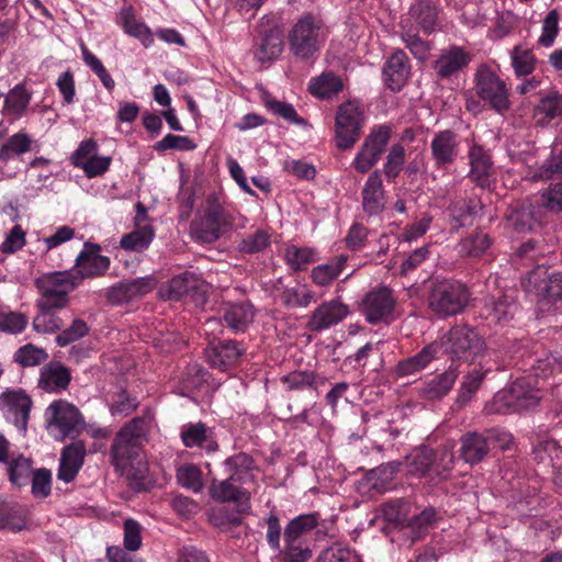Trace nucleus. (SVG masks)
<instances>
[{
	"instance_id": "ddd939ff",
	"label": "nucleus",
	"mask_w": 562,
	"mask_h": 562,
	"mask_svg": "<svg viewBox=\"0 0 562 562\" xmlns=\"http://www.w3.org/2000/svg\"><path fill=\"white\" fill-rule=\"evenodd\" d=\"M101 247L98 244L85 243L83 249L75 260L74 277L80 284L85 279L99 278L109 270L111 260L108 256L100 255Z\"/></svg>"
},
{
	"instance_id": "f3484780",
	"label": "nucleus",
	"mask_w": 562,
	"mask_h": 562,
	"mask_svg": "<svg viewBox=\"0 0 562 562\" xmlns=\"http://www.w3.org/2000/svg\"><path fill=\"white\" fill-rule=\"evenodd\" d=\"M412 66L403 49H395L382 67V80L386 89L400 92L408 82Z\"/></svg>"
},
{
	"instance_id": "ea45409f",
	"label": "nucleus",
	"mask_w": 562,
	"mask_h": 562,
	"mask_svg": "<svg viewBox=\"0 0 562 562\" xmlns=\"http://www.w3.org/2000/svg\"><path fill=\"white\" fill-rule=\"evenodd\" d=\"M458 375L457 369L450 367L445 372L434 376L423 389L424 397L430 401L441 400L451 391Z\"/></svg>"
},
{
	"instance_id": "bb28decb",
	"label": "nucleus",
	"mask_w": 562,
	"mask_h": 562,
	"mask_svg": "<svg viewBox=\"0 0 562 562\" xmlns=\"http://www.w3.org/2000/svg\"><path fill=\"white\" fill-rule=\"evenodd\" d=\"M362 210L368 216H376L385 209V191L379 169L367 179L362 190Z\"/></svg>"
},
{
	"instance_id": "338daca9",
	"label": "nucleus",
	"mask_w": 562,
	"mask_h": 562,
	"mask_svg": "<svg viewBox=\"0 0 562 562\" xmlns=\"http://www.w3.org/2000/svg\"><path fill=\"white\" fill-rule=\"evenodd\" d=\"M284 259L294 271H303L314 261V251L307 247L292 245L285 249Z\"/></svg>"
},
{
	"instance_id": "6ab92c4d",
	"label": "nucleus",
	"mask_w": 562,
	"mask_h": 562,
	"mask_svg": "<svg viewBox=\"0 0 562 562\" xmlns=\"http://www.w3.org/2000/svg\"><path fill=\"white\" fill-rule=\"evenodd\" d=\"M237 480L227 479L221 482H213L210 495L214 501L221 503H234L237 514H248L251 508L250 493L243 487Z\"/></svg>"
},
{
	"instance_id": "e2e57ef3",
	"label": "nucleus",
	"mask_w": 562,
	"mask_h": 562,
	"mask_svg": "<svg viewBox=\"0 0 562 562\" xmlns=\"http://www.w3.org/2000/svg\"><path fill=\"white\" fill-rule=\"evenodd\" d=\"M405 162V148L401 144L393 145L383 165L387 182H393L401 173Z\"/></svg>"
},
{
	"instance_id": "8fccbe9b",
	"label": "nucleus",
	"mask_w": 562,
	"mask_h": 562,
	"mask_svg": "<svg viewBox=\"0 0 562 562\" xmlns=\"http://www.w3.org/2000/svg\"><path fill=\"white\" fill-rule=\"evenodd\" d=\"M510 61L517 77H527L536 69L538 59L531 48L516 45L510 50Z\"/></svg>"
},
{
	"instance_id": "052dcab7",
	"label": "nucleus",
	"mask_w": 562,
	"mask_h": 562,
	"mask_svg": "<svg viewBox=\"0 0 562 562\" xmlns=\"http://www.w3.org/2000/svg\"><path fill=\"white\" fill-rule=\"evenodd\" d=\"M265 106L274 115L282 117L288 123L306 126L307 122L305 119L300 116L294 106L288 102L279 101L273 98L265 99Z\"/></svg>"
},
{
	"instance_id": "7c9ffc66",
	"label": "nucleus",
	"mask_w": 562,
	"mask_h": 562,
	"mask_svg": "<svg viewBox=\"0 0 562 562\" xmlns=\"http://www.w3.org/2000/svg\"><path fill=\"white\" fill-rule=\"evenodd\" d=\"M71 380L70 371L58 361H52L42 368L38 386L49 393H57L68 387Z\"/></svg>"
},
{
	"instance_id": "7ed1b4c3",
	"label": "nucleus",
	"mask_w": 562,
	"mask_h": 562,
	"mask_svg": "<svg viewBox=\"0 0 562 562\" xmlns=\"http://www.w3.org/2000/svg\"><path fill=\"white\" fill-rule=\"evenodd\" d=\"M323 21L311 13L299 18L288 32L289 53L300 61L314 60L326 42Z\"/></svg>"
},
{
	"instance_id": "3c124183",
	"label": "nucleus",
	"mask_w": 562,
	"mask_h": 562,
	"mask_svg": "<svg viewBox=\"0 0 562 562\" xmlns=\"http://www.w3.org/2000/svg\"><path fill=\"white\" fill-rule=\"evenodd\" d=\"M542 214H562V181L551 183L543 190L537 201Z\"/></svg>"
},
{
	"instance_id": "a211bd4d",
	"label": "nucleus",
	"mask_w": 562,
	"mask_h": 562,
	"mask_svg": "<svg viewBox=\"0 0 562 562\" xmlns=\"http://www.w3.org/2000/svg\"><path fill=\"white\" fill-rule=\"evenodd\" d=\"M283 47V36L279 26L261 24L252 46L254 58L261 64L277 60Z\"/></svg>"
},
{
	"instance_id": "0e129e2a",
	"label": "nucleus",
	"mask_w": 562,
	"mask_h": 562,
	"mask_svg": "<svg viewBox=\"0 0 562 562\" xmlns=\"http://www.w3.org/2000/svg\"><path fill=\"white\" fill-rule=\"evenodd\" d=\"M483 379L484 373L477 369H474L464 376L456 400L459 406H464L471 401L473 395L480 389Z\"/></svg>"
},
{
	"instance_id": "de8ad7c7",
	"label": "nucleus",
	"mask_w": 562,
	"mask_h": 562,
	"mask_svg": "<svg viewBox=\"0 0 562 562\" xmlns=\"http://www.w3.org/2000/svg\"><path fill=\"white\" fill-rule=\"evenodd\" d=\"M9 481L16 487H24L29 485L31 476L33 474L32 460L25 458L23 454H19L5 463Z\"/></svg>"
},
{
	"instance_id": "603ef678",
	"label": "nucleus",
	"mask_w": 562,
	"mask_h": 562,
	"mask_svg": "<svg viewBox=\"0 0 562 562\" xmlns=\"http://www.w3.org/2000/svg\"><path fill=\"white\" fill-rule=\"evenodd\" d=\"M314 297V292L305 285L284 288L280 293V300L286 308H305Z\"/></svg>"
},
{
	"instance_id": "bf43d9fd",
	"label": "nucleus",
	"mask_w": 562,
	"mask_h": 562,
	"mask_svg": "<svg viewBox=\"0 0 562 562\" xmlns=\"http://www.w3.org/2000/svg\"><path fill=\"white\" fill-rule=\"evenodd\" d=\"M438 520V512L436 508L430 506L407 519L406 526L412 529L415 538H420L429 530V528H432Z\"/></svg>"
},
{
	"instance_id": "b1692460",
	"label": "nucleus",
	"mask_w": 562,
	"mask_h": 562,
	"mask_svg": "<svg viewBox=\"0 0 562 562\" xmlns=\"http://www.w3.org/2000/svg\"><path fill=\"white\" fill-rule=\"evenodd\" d=\"M532 120L536 126L546 127L553 122L562 121V92L549 90L540 95L532 111Z\"/></svg>"
},
{
	"instance_id": "39448f33",
	"label": "nucleus",
	"mask_w": 562,
	"mask_h": 562,
	"mask_svg": "<svg viewBox=\"0 0 562 562\" xmlns=\"http://www.w3.org/2000/svg\"><path fill=\"white\" fill-rule=\"evenodd\" d=\"M45 416L49 434L58 441L75 439L86 428L80 411L64 400L54 401L47 407Z\"/></svg>"
},
{
	"instance_id": "2f4dec72",
	"label": "nucleus",
	"mask_w": 562,
	"mask_h": 562,
	"mask_svg": "<svg viewBox=\"0 0 562 562\" xmlns=\"http://www.w3.org/2000/svg\"><path fill=\"white\" fill-rule=\"evenodd\" d=\"M460 457L469 464L480 463L490 452L484 432H468L460 439Z\"/></svg>"
},
{
	"instance_id": "5fc2aeb1",
	"label": "nucleus",
	"mask_w": 562,
	"mask_h": 562,
	"mask_svg": "<svg viewBox=\"0 0 562 562\" xmlns=\"http://www.w3.org/2000/svg\"><path fill=\"white\" fill-rule=\"evenodd\" d=\"M48 359L45 349L33 344H26L20 347L13 355V361L22 368L36 367Z\"/></svg>"
},
{
	"instance_id": "393cba45",
	"label": "nucleus",
	"mask_w": 562,
	"mask_h": 562,
	"mask_svg": "<svg viewBox=\"0 0 562 562\" xmlns=\"http://www.w3.org/2000/svg\"><path fill=\"white\" fill-rule=\"evenodd\" d=\"M506 220L516 232L525 233L531 231L536 224H541L543 214L537 203L524 201L509 207Z\"/></svg>"
},
{
	"instance_id": "9d476101",
	"label": "nucleus",
	"mask_w": 562,
	"mask_h": 562,
	"mask_svg": "<svg viewBox=\"0 0 562 562\" xmlns=\"http://www.w3.org/2000/svg\"><path fill=\"white\" fill-rule=\"evenodd\" d=\"M391 135L392 127L389 124L375 125L370 130L353 160V166L359 172H368L380 160Z\"/></svg>"
},
{
	"instance_id": "dca6fc26",
	"label": "nucleus",
	"mask_w": 562,
	"mask_h": 562,
	"mask_svg": "<svg viewBox=\"0 0 562 562\" xmlns=\"http://www.w3.org/2000/svg\"><path fill=\"white\" fill-rule=\"evenodd\" d=\"M245 352L244 345L232 339L213 340L205 348L209 364L220 371L236 366Z\"/></svg>"
},
{
	"instance_id": "473e14b6",
	"label": "nucleus",
	"mask_w": 562,
	"mask_h": 562,
	"mask_svg": "<svg viewBox=\"0 0 562 562\" xmlns=\"http://www.w3.org/2000/svg\"><path fill=\"white\" fill-rule=\"evenodd\" d=\"M180 437L183 446L187 448L200 447L207 452H214L218 449L216 440L213 439L202 422L183 425Z\"/></svg>"
},
{
	"instance_id": "cd10ccee",
	"label": "nucleus",
	"mask_w": 562,
	"mask_h": 562,
	"mask_svg": "<svg viewBox=\"0 0 562 562\" xmlns=\"http://www.w3.org/2000/svg\"><path fill=\"white\" fill-rule=\"evenodd\" d=\"M471 61V56L460 46H451L442 50L434 61V69L441 79H448L465 68Z\"/></svg>"
},
{
	"instance_id": "09e8293b",
	"label": "nucleus",
	"mask_w": 562,
	"mask_h": 562,
	"mask_svg": "<svg viewBox=\"0 0 562 562\" xmlns=\"http://www.w3.org/2000/svg\"><path fill=\"white\" fill-rule=\"evenodd\" d=\"M25 525L23 508L16 503L0 499V530L20 531Z\"/></svg>"
},
{
	"instance_id": "c756f323",
	"label": "nucleus",
	"mask_w": 562,
	"mask_h": 562,
	"mask_svg": "<svg viewBox=\"0 0 562 562\" xmlns=\"http://www.w3.org/2000/svg\"><path fill=\"white\" fill-rule=\"evenodd\" d=\"M254 306L249 302L224 303L222 318L234 333L245 331L254 321Z\"/></svg>"
},
{
	"instance_id": "a18cd8bd",
	"label": "nucleus",
	"mask_w": 562,
	"mask_h": 562,
	"mask_svg": "<svg viewBox=\"0 0 562 562\" xmlns=\"http://www.w3.org/2000/svg\"><path fill=\"white\" fill-rule=\"evenodd\" d=\"M318 513L300 515L289 521L284 529V542H302L301 538L317 527Z\"/></svg>"
},
{
	"instance_id": "f704fd0d",
	"label": "nucleus",
	"mask_w": 562,
	"mask_h": 562,
	"mask_svg": "<svg viewBox=\"0 0 562 562\" xmlns=\"http://www.w3.org/2000/svg\"><path fill=\"white\" fill-rule=\"evenodd\" d=\"M344 89L342 80L333 71H324L308 82L311 94L321 100H330Z\"/></svg>"
},
{
	"instance_id": "0eeeda50",
	"label": "nucleus",
	"mask_w": 562,
	"mask_h": 562,
	"mask_svg": "<svg viewBox=\"0 0 562 562\" xmlns=\"http://www.w3.org/2000/svg\"><path fill=\"white\" fill-rule=\"evenodd\" d=\"M470 295L469 289L463 283L445 280L432 288L428 297V306L439 317L453 316L465 308Z\"/></svg>"
},
{
	"instance_id": "774afa93",
	"label": "nucleus",
	"mask_w": 562,
	"mask_h": 562,
	"mask_svg": "<svg viewBox=\"0 0 562 562\" xmlns=\"http://www.w3.org/2000/svg\"><path fill=\"white\" fill-rule=\"evenodd\" d=\"M316 562H360V558L350 548L335 544L324 549L317 557Z\"/></svg>"
},
{
	"instance_id": "4be33fe9",
	"label": "nucleus",
	"mask_w": 562,
	"mask_h": 562,
	"mask_svg": "<svg viewBox=\"0 0 562 562\" xmlns=\"http://www.w3.org/2000/svg\"><path fill=\"white\" fill-rule=\"evenodd\" d=\"M430 153L438 168L453 164L459 153L458 134L451 130L437 132L430 143Z\"/></svg>"
},
{
	"instance_id": "72a5a7b5",
	"label": "nucleus",
	"mask_w": 562,
	"mask_h": 562,
	"mask_svg": "<svg viewBox=\"0 0 562 562\" xmlns=\"http://www.w3.org/2000/svg\"><path fill=\"white\" fill-rule=\"evenodd\" d=\"M224 467L231 480L239 481V484L254 482L256 463L251 456L238 452L224 461Z\"/></svg>"
},
{
	"instance_id": "4d7b16f0",
	"label": "nucleus",
	"mask_w": 562,
	"mask_h": 562,
	"mask_svg": "<svg viewBox=\"0 0 562 562\" xmlns=\"http://www.w3.org/2000/svg\"><path fill=\"white\" fill-rule=\"evenodd\" d=\"M120 16L122 20V25L124 27V31L127 34L140 40V42L145 46H148L149 44H151L153 36H151L149 29L144 23L136 21L131 8L123 9L120 13Z\"/></svg>"
},
{
	"instance_id": "9b49d317",
	"label": "nucleus",
	"mask_w": 562,
	"mask_h": 562,
	"mask_svg": "<svg viewBox=\"0 0 562 562\" xmlns=\"http://www.w3.org/2000/svg\"><path fill=\"white\" fill-rule=\"evenodd\" d=\"M33 401L23 389H9L0 394V412L23 435L27 431Z\"/></svg>"
},
{
	"instance_id": "6e6d98bb",
	"label": "nucleus",
	"mask_w": 562,
	"mask_h": 562,
	"mask_svg": "<svg viewBox=\"0 0 562 562\" xmlns=\"http://www.w3.org/2000/svg\"><path fill=\"white\" fill-rule=\"evenodd\" d=\"M32 138L23 133L19 132L10 136L0 147V160L3 162L9 161L13 155H22L31 150Z\"/></svg>"
},
{
	"instance_id": "f8f14e48",
	"label": "nucleus",
	"mask_w": 562,
	"mask_h": 562,
	"mask_svg": "<svg viewBox=\"0 0 562 562\" xmlns=\"http://www.w3.org/2000/svg\"><path fill=\"white\" fill-rule=\"evenodd\" d=\"M350 314V307L340 296L322 302L308 316L306 328L322 333L340 324Z\"/></svg>"
},
{
	"instance_id": "864d4df0",
	"label": "nucleus",
	"mask_w": 562,
	"mask_h": 562,
	"mask_svg": "<svg viewBox=\"0 0 562 562\" xmlns=\"http://www.w3.org/2000/svg\"><path fill=\"white\" fill-rule=\"evenodd\" d=\"M155 236L154 229L149 225L139 227L138 229L124 235L121 238L120 246L125 250L143 251L153 241Z\"/></svg>"
},
{
	"instance_id": "a878e982",
	"label": "nucleus",
	"mask_w": 562,
	"mask_h": 562,
	"mask_svg": "<svg viewBox=\"0 0 562 562\" xmlns=\"http://www.w3.org/2000/svg\"><path fill=\"white\" fill-rule=\"evenodd\" d=\"M484 204L477 198L459 199L450 203L448 212L452 229L471 226L483 215Z\"/></svg>"
},
{
	"instance_id": "412c9836",
	"label": "nucleus",
	"mask_w": 562,
	"mask_h": 562,
	"mask_svg": "<svg viewBox=\"0 0 562 562\" xmlns=\"http://www.w3.org/2000/svg\"><path fill=\"white\" fill-rule=\"evenodd\" d=\"M87 456L86 442L74 440L66 445L60 452L57 477L65 483L72 482L85 463Z\"/></svg>"
},
{
	"instance_id": "6e6552de",
	"label": "nucleus",
	"mask_w": 562,
	"mask_h": 562,
	"mask_svg": "<svg viewBox=\"0 0 562 562\" xmlns=\"http://www.w3.org/2000/svg\"><path fill=\"white\" fill-rule=\"evenodd\" d=\"M364 122V115L358 100H348L340 104L335 117V137L339 149L347 150L358 142Z\"/></svg>"
},
{
	"instance_id": "f03ea898",
	"label": "nucleus",
	"mask_w": 562,
	"mask_h": 562,
	"mask_svg": "<svg viewBox=\"0 0 562 562\" xmlns=\"http://www.w3.org/2000/svg\"><path fill=\"white\" fill-rule=\"evenodd\" d=\"M149 422L137 416L124 425L112 440L109 458L114 470L123 474L142 454L147 441Z\"/></svg>"
},
{
	"instance_id": "4c0bfd02",
	"label": "nucleus",
	"mask_w": 562,
	"mask_h": 562,
	"mask_svg": "<svg viewBox=\"0 0 562 562\" xmlns=\"http://www.w3.org/2000/svg\"><path fill=\"white\" fill-rule=\"evenodd\" d=\"M471 170L470 179L481 188L488 186V177L492 169L490 157L480 146H473L469 151Z\"/></svg>"
},
{
	"instance_id": "e433bc0d",
	"label": "nucleus",
	"mask_w": 562,
	"mask_h": 562,
	"mask_svg": "<svg viewBox=\"0 0 562 562\" xmlns=\"http://www.w3.org/2000/svg\"><path fill=\"white\" fill-rule=\"evenodd\" d=\"M517 396H519V384L515 381L494 395L493 400L485 405V412L499 415L517 413Z\"/></svg>"
},
{
	"instance_id": "58836bf2",
	"label": "nucleus",
	"mask_w": 562,
	"mask_h": 562,
	"mask_svg": "<svg viewBox=\"0 0 562 562\" xmlns=\"http://www.w3.org/2000/svg\"><path fill=\"white\" fill-rule=\"evenodd\" d=\"M326 381L325 376L317 374L313 370H295L281 378V382L289 391L317 390Z\"/></svg>"
},
{
	"instance_id": "5701e85b",
	"label": "nucleus",
	"mask_w": 562,
	"mask_h": 562,
	"mask_svg": "<svg viewBox=\"0 0 562 562\" xmlns=\"http://www.w3.org/2000/svg\"><path fill=\"white\" fill-rule=\"evenodd\" d=\"M202 281L191 271H184L172 277L161 289L164 296L170 301H178L187 294L196 295V300L205 301V294L201 291Z\"/></svg>"
},
{
	"instance_id": "1a4fd4ad",
	"label": "nucleus",
	"mask_w": 562,
	"mask_h": 562,
	"mask_svg": "<svg viewBox=\"0 0 562 562\" xmlns=\"http://www.w3.org/2000/svg\"><path fill=\"white\" fill-rule=\"evenodd\" d=\"M440 344L452 359L462 361H472L484 350V340L480 334L465 324L453 326Z\"/></svg>"
},
{
	"instance_id": "20e7f679",
	"label": "nucleus",
	"mask_w": 562,
	"mask_h": 562,
	"mask_svg": "<svg viewBox=\"0 0 562 562\" xmlns=\"http://www.w3.org/2000/svg\"><path fill=\"white\" fill-rule=\"evenodd\" d=\"M476 95L488 109L499 115L506 114L512 108L509 88L506 82L486 64H481L474 74Z\"/></svg>"
},
{
	"instance_id": "37998d69",
	"label": "nucleus",
	"mask_w": 562,
	"mask_h": 562,
	"mask_svg": "<svg viewBox=\"0 0 562 562\" xmlns=\"http://www.w3.org/2000/svg\"><path fill=\"white\" fill-rule=\"evenodd\" d=\"M492 238L482 229H475L458 243V251L464 257L479 258L492 246Z\"/></svg>"
},
{
	"instance_id": "13d9d810",
	"label": "nucleus",
	"mask_w": 562,
	"mask_h": 562,
	"mask_svg": "<svg viewBox=\"0 0 562 562\" xmlns=\"http://www.w3.org/2000/svg\"><path fill=\"white\" fill-rule=\"evenodd\" d=\"M532 456L537 462L554 465L562 459V446L554 439L539 440L532 448Z\"/></svg>"
},
{
	"instance_id": "a19ab883",
	"label": "nucleus",
	"mask_w": 562,
	"mask_h": 562,
	"mask_svg": "<svg viewBox=\"0 0 562 562\" xmlns=\"http://www.w3.org/2000/svg\"><path fill=\"white\" fill-rule=\"evenodd\" d=\"M38 311L37 315L33 318L32 326L36 333L40 334H54L61 331L65 323L61 317L56 314L59 308L43 304H36Z\"/></svg>"
},
{
	"instance_id": "79ce46f5",
	"label": "nucleus",
	"mask_w": 562,
	"mask_h": 562,
	"mask_svg": "<svg viewBox=\"0 0 562 562\" xmlns=\"http://www.w3.org/2000/svg\"><path fill=\"white\" fill-rule=\"evenodd\" d=\"M32 99V93L24 83L14 86L4 98L3 113L13 119H20L25 113Z\"/></svg>"
},
{
	"instance_id": "f257e3e1",
	"label": "nucleus",
	"mask_w": 562,
	"mask_h": 562,
	"mask_svg": "<svg viewBox=\"0 0 562 562\" xmlns=\"http://www.w3.org/2000/svg\"><path fill=\"white\" fill-rule=\"evenodd\" d=\"M247 218L235 209L226 207L211 194L206 198L203 215L191 223L192 236L202 244H213L223 235L245 228Z\"/></svg>"
},
{
	"instance_id": "680f3d73",
	"label": "nucleus",
	"mask_w": 562,
	"mask_h": 562,
	"mask_svg": "<svg viewBox=\"0 0 562 562\" xmlns=\"http://www.w3.org/2000/svg\"><path fill=\"white\" fill-rule=\"evenodd\" d=\"M178 483L194 493H199L203 488V479L201 470L191 463L183 464L177 469Z\"/></svg>"
},
{
	"instance_id": "4468645a",
	"label": "nucleus",
	"mask_w": 562,
	"mask_h": 562,
	"mask_svg": "<svg viewBox=\"0 0 562 562\" xmlns=\"http://www.w3.org/2000/svg\"><path fill=\"white\" fill-rule=\"evenodd\" d=\"M395 297L386 286L370 291L363 299L362 312L369 324L389 323L393 318Z\"/></svg>"
},
{
	"instance_id": "2eb2a0df",
	"label": "nucleus",
	"mask_w": 562,
	"mask_h": 562,
	"mask_svg": "<svg viewBox=\"0 0 562 562\" xmlns=\"http://www.w3.org/2000/svg\"><path fill=\"white\" fill-rule=\"evenodd\" d=\"M156 286L154 277L124 279L106 290V300L112 305L126 304L151 292Z\"/></svg>"
},
{
	"instance_id": "c85d7f7f",
	"label": "nucleus",
	"mask_w": 562,
	"mask_h": 562,
	"mask_svg": "<svg viewBox=\"0 0 562 562\" xmlns=\"http://www.w3.org/2000/svg\"><path fill=\"white\" fill-rule=\"evenodd\" d=\"M441 351V344L432 341L426 345L416 355L401 360L395 367V374L398 378L409 376L424 370L431 361H434Z\"/></svg>"
},
{
	"instance_id": "c9c22d12",
	"label": "nucleus",
	"mask_w": 562,
	"mask_h": 562,
	"mask_svg": "<svg viewBox=\"0 0 562 562\" xmlns=\"http://www.w3.org/2000/svg\"><path fill=\"white\" fill-rule=\"evenodd\" d=\"M348 261V256L338 255L333 257L326 263L314 267L311 271V279L318 286H327L334 282L344 271Z\"/></svg>"
},
{
	"instance_id": "aec40b11",
	"label": "nucleus",
	"mask_w": 562,
	"mask_h": 562,
	"mask_svg": "<svg viewBox=\"0 0 562 562\" xmlns=\"http://www.w3.org/2000/svg\"><path fill=\"white\" fill-rule=\"evenodd\" d=\"M519 312V303L515 292H506L498 297H492L483 307V317L495 325L509 324Z\"/></svg>"
},
{
	"instance_id": "49530a36",
	"label": "nucleus",
	"mask_w": 562,
	"mask_h": 562,
	"mask_svg": "<svg viewBox=\"0 0 562 562\" xmlns=\"http://www.w3.org/2000/svg\"><path fill=\"white\" fill-rule=\"evenodd\" d=\"M435 460V450L427 446H420L414 449L407 458V471L417 477H424L430 472Z\"/></svg>"
},
{
	"instance_id": "c03bdc74",
	"label": "nucleus",
	"mask_w": 562,
	"mask_h": 562,
	"mask_svg": "<svg viewBox=\"0 0 562 562\" xmlns=\"http://www.w3.org/2000/svg\"><path fill=\"white\" fill-rule=\"evenodd\" d=\"M409 13L420 30L429 34L434 32L438 20V8L432 0H418L409 9Z\"/></svg>"
},
{
	"instance_id": "423d86ee",
	"label": "nucleus",
	"mask_w": 562,
	"mask_h": 562,
	"mask_svg": "<svg viewBox=\"0 0 562 562\" xmlns=\"http://www.w3.org/2000/svg\"><path fill=\"white\" fill-rule=\"evenodd\" d=\"M79 285L74 271H54L45 273L35 280L40 297L36 304L65 308L70 302L69 294Z\"/></svg>"
},
{
	"instance_id": "69168bd1",
	"label": "nucleus",
	"mask_w": 562,
	"mask_h": 562,
	"mask_svg": "<svg viewBox=\"0 0 562 562\" xmlns=\"http://www.w3.org/2000/svg\"><path fill=\"white\" fill-rule=\"evenodd\" d=\"M80 49L82 59L86 65L89 66L90 69L98 76L104 88L108 91H112L115 87V81L108 72L102 61L94 54H92L85 44H81Z\"/></svg>"
}]
</instances>
